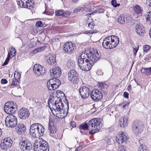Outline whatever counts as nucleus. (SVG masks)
Wrapping results in <instances>:
<instances>
[{
    "label": "nucleus",
    "mask_w": 151,
    "mask_h": 151,
    "mask_svg": "<svg viewBox=\"0 0 151 151\" xmlns=\"http://www.w3.org/2000/svg\"><path fill=\"white\" fill-rule=\"evenodd\" d=\"M34 2L29 0H18L17 4L20 7L32 9L34 6Z\"/></svg>",
    "instance_id": "nucleus-9"
},
{
    "label": "nucleus",
    "mask_w": 151,
    "mask_h": 151,
    "mask_svg": "<svg viewBox=\"0 0 151 151\" xmlns=\"http://www.w3.org/2000/svg\"><path fill=\"white\" fill-rule=\"evenodd\" d=\"M17 108L16 103L13 101L6 102L4 106V110L5 112L9 114H12L14 113Z\"/></svg>",
    "instance_id": "nucleus-6"
},
{
    "label": "nucleus",
    "mask_w": 151,
    "mask_h": 151,
    "mask_svg": "<svg viewBox=\"0 0 151 151\" xmlns=\"http://www.w3.org/2000/svg\"><path fill=\"white\" fill-rule=\"evenodd\" d=\"M131 90V86L130 85H129L128 86V90L129 91H130Z\"/></svg>",
    "instance_id": "nucleus-58"
},
{
    "label": "nucleus",
    "mask_w": 151,
    "mask_h": 151,
    "mask_svg": "<svg viewBox=\"0 0 151 151\" xmlns=\"http://www.w3.org/2000/svg\"><path fill=\"white\" fill-rule=\"evenodd\" d=\"M19 145L22 151H29L32 148L31 142L25 137H22L19 140Z\"/></svg>",
    "instance_id": "nucleus-5"
},
{
    "label": "nucleus",
    "mask_w": 151,
    "mask_h": 151,
    "mask_svg": "<svg viewBox=\"0 0 151 151\" xmlns=\"http://www.w3.org/2000/svg\"><path fill=\"white\" fill-rule=\"evenodd\" d=\"M61 93L62 94H63V93L62 91H59L56 92V94L57 93L58 94V93Z\"/></svg>",
    "instance_id": "nucleus-59"
},
{
    "label": "nucleus",
    "mask_w": 151,
    "mask_h": 151,
    "mask_svg": "<svg viewBox=\"0 0 151 151\" xmlns=\"http://www.w3.org/2000/svg\"><path fill=\"white\" fill-rule=\"evenodd\" d=\"M33 71L35 75L41 77L44 75L45 73V70L44 67L39 64L35 65L33 67Z\"/></svg>",
    "instance_id": "nucleus-10"
},
{
    "label": "nucleus",
    "mask_w": 151,
    "mask_h": 151,
    "mask_svg": "<svg viewBox=\"0 0 151 151\" xmlns=\"http://www.w3.org/2000/svg\"><path fill=\"white\" fill-rule=\"evenodd\" d=\"M133 9L134 12L137 14H140L142 12V10L141 7L137 5L134 6Z\"/></svg>",
    "instance_id": "nucleus-32"
},
{
    "label": "nucleus",
    "mask_w": 151,
    "mask_h": 151,
    "mask_svg": "<svg viewBox=\"0 0 151 151\" xmlns=\"http://www.w3.org/2000/svg\"><path fill=\"white\" fill-rule=\"evenodd\" d=\"M129 94L127 92H125L124 93V97L127 98L128 99L129 98Z\"/></svg>",
    "instance_id": "nucleus-52"
},
{
    "label": "nucleus",
    "mask_w": 151,
    "mask_h": 151,
    "mask_svg": "<svg viewBox=\"0 0 151 151\" xmlns=\"http://www.w3.org/2000/svg\"><path fill=\"white\" fill-rule=\"evenodd\" d=\"M16 130L19 134H24L26 130V127L23 124H19L16 127Z\"/></svg>",
    "instance_id": "nucleus-26"
},
{
    "label": "nucleus",
    "mask_w": 151,
    "mask_h": 151,
    "mask_svg": "<svg viewBox=\"0 0 151 151\" xmlns=\"http://www.w3.org/2000/svg\"><path fill=\"white\" fill-rule=\"evenodd\" d=\"M82 148V146H80L79 147H78V148H76L75 151H79V150H81Z\"/></svg>",
    "instance_id": "nucleus-56"
},
{
    "label": "nucleus",
    "mask_w": 151,
    "mask_h": 151,
    "mask_svg": "<svg viewBox=\"0 0 151 151\" xmlns=\"http://www.w3.org/2000/svg\"><path fill=\"white\" fill-rule=\"evenodd\" d=\"M37 123H34L32 124L30 127V133L32 136L34 137H39V135L38 130Z\"/></svg>",
    "instance_id": "nucleus-17"
},
{
    "label": "nucleus",
    "mask_w": 151,
    "mask_h": 151,
    "mask_svg": "<svg viewBox=\"0 0 151 151\" xmlns=\"http://www.w3.org/2000/svg\"><path fill=\"white\" fill-rule=\"evenodd\" d=\"M119 42V39L117 36L111 35L104 39L102 45L105 49H111L115 47Z\"/></svg>",
    "instance_id": "nucleus-4"
},
{
    "label": "nucleus",
    "mask_w": 151,
    "mask_h": 151,
    "mask_svg": "<svg viewBox=\"0 0 151 151\" xmlns=\"http://www.w3.org/2000/svg\"><path fill=\"white\" fill-rule=\"evenodd\" d=\"M37 125L38 127V130L39 132L38 133L39 134L38 136L39 137H40L43 135L45 129L42 125L40 124L37 123Z\"/></svg>",
    "instance_id": "nucleus-28"
},
{
    "label": "nucleus",
    "mask_w": 151,
    "mask_h": 151,
    "mask_svg": "<svg viewBox=\"0 0 151 151\" xmlns=\"http://www.w3.org/2000/svg\"><path fill=\"white\" fill-rule=\"evenodd\" d=\"M88 27L90 28L91 29L93 28L94 23L93 22H89L87 23Z\"/></svg>",
    "instance_id": "nucleus-47"
},
{
    "label": "nucleus",
    "mask_w": 151,
    "mask_h": 151,
    "mask_svg": "<svg viewBox=\"0 0 151 151\" xmlns=\"http://www.w3.org/2000/svg\"><path fill=\"white\" fill-rule=\"evenodd\" d=\"M92 14L88 13L87 14L86 16H89L90 15H91Z\"/></svg>",
    "instance_id": "nucleus-62"
},
{
    "label": "nucleus",
    "mask_w": 151,
    "mask_h": 151,
    "mask_svg": "<svg viewBox=\"0 0 151 151\" xmlns=\"http://www.w3.org/2000/svg\"><path fill=\"white\" fill-rule=\"evenodd\" d=\"M71 13L69 11H64L63 9H60L55 11V14L56 16H62L64 17H67L70 15Z\"/></svg>",
    "instance_id": "nucleus-22"
},
{
    "label": "nucleus",
    "mask_w": 151,
    "mask_h": 151,
    "mask_svg": "<svg viewBox=\"0 0 151 151\" xmlns=\"http://www.w3.org/2000/svg\"><path fill=\"white\" fill-rule=\"evenodd\" d=\"M100 57V55L96 49L90 50L88 54L86 51L83 52L78 58V66L83 70L88 71Z\"/></svg>",
    "instance_id": "nucleus-1"
},
{
    "label": "nucleus",
    "mask_w": 151,
    "mask_h": 151,
    "mask_svg": "<svg viewBox=\"0 0 151 151\" xmlns=\"http://www.w3.org/2000/svg\"><path fill=\"white\" fill-rule=\"evenodd\" d=\"M62 100L60 96L56 94L50 97L48 101L49 106L50 107L52 114L59 118L62 119L67 116L68 112V104H65V107L62 102Z\"/></svg>",
    "instance_id": "nucleus-2"
},
{
    "label": "nucleus",
    "mask_w": 151,
    "mask_h": 151,
    "mask_svg": "<svg viewBox=\"0 0 151 151\" xmlns=\"http://www.w3.org/2000/svg\"><path fill=\"white\" fill-rule=\"evenodd\" d=\"M18 115L20 119H25L29 117L30 114L27 109L22 108L18 111Z\"/></svg>",
    "instance_id": "nucleus-16"
},
{
    "label": "nucleus",
    "mask_w": 151,
    "mask_h": 151,
    "mask_svg": "<svg viewBox=\"0 0 151 151\" xmlns=\"http://www.w3.org/2000/svg\"><path fill=\"white\" fill-rule=\"evenodd\" d=\"M117 142L119 143H123L127 141L128 139L127 134L124 132H122L116 137Z\"/></svg>",
    "instance_id": "nucleus-20"
},
{
    "label": "nucleus",
    "mask_w": 151,
    "mask_h": 151,
    "mask_svg": "<svg viewBox=\"0 0 151 151\" xmlns=\"http://www.w3.org/2000/svg\"><path fill=\"white\" fill-rule=\"evenodd\" d=\"M16 51L15 48L13 47H11V50H10V52L8 53L7 57L3 63V65L4 66L7 65L9 60L10 55H11L12 57H14L16 55Z\"/></svg>",
    "instance_id": "nucleus-24"
},
{
    "label": "nucleus",
    "mask_w": 151,
    "mask_h": 151,
    "mask_svg": "<svg viewBox=\"0 0 151 151\" xmlns=\"http://www.w3.org/2000/svg\"><path fill=\"white\" fill-rule=\"evenodd\" d=\"M99 86L101 88H104L106 84L104 82H99Z\"/></svg>",
    "instance_id": "nucleus-45"
},
{
    "label": "nucleus",
    "mask_w": 151,
    "mask_h": 151,
    "mask_svg": "<svg viewBox=\"0 0 151 151\" xmlns=\"http://www.w3.org/2000/svg\"><path fill=\"white\" fill-rule=\"evenodd\" d=\"M138 142L139 144V146H142L143 147L144 146H145V145L144 141L143 140L141 139H139Z\"/></svg>",
    "instance_id": "nucleus-44"
},
{
    "label": "nucleus",
    "mask_w": 151,
    "mask_h": 151,
    "mask_svg": "<svg viewBox=\"0 0 151 151\" xmlns=\"http://www.w3.org/2000/svg\"><path fill=\"white\" fill-rule=\"evenodd\" d=\"M102 126L99 119L94 118L89 121L88 124L85 123L81 124L80 128L85 130H89V133L93 134L99 131Z\"/></svg>",
    "instance_id": "nucleus-3"
},
{
    "label": "nucleus",
    "mask_w": 151,
    "mask_h": 151,
    "mask_svg": "<svg viewBox=\"0 0 151 151\" xmlns=\"http://www.w3.org/2000/svg\"><path fill=\"white\" fill-rule=\"evenodd\" d=\"M70 125L73 127H75L76 126V123L74 121H72L70 123Z\"/></svg>",
    "instance_id": "nucleus-54"
},
{
    "label": "nucleus",
    "mask_w": 151,
    "mask_h": 151,
    "mask_svg": "<svg viewBox=\"0 0 151 151\" xmlns=\"http://www.w3.org/2000/svg\"><path fill=\"white\" fill-rule=\"evenodd\" d=\"M35 151H49V149L47 142L45 141L42 142H37L34 145Z\"/></svg>",
    "instance_id": "nucleus-7"
},
{
    "label": "nucleus",
    "mask_w": 151,
    "mask_h": 151,
    "mask_svg": "<svg viewBox=\"0 0 151 151\" xmlns=\"http://www.w3.org/2000/svg\"><path fill=\"white\" fill-rule=\"evenodd\" d=\"M68 79L71 82L77 83L79 81L78 74L74 69L70 70L68 73Z\"/></svg>",
    "instance_id": "nucleus-11"
},
{
    "label": "nucleus",
    "mask_w": 151,
    "mask_h": 151,
    "mask_svg": "<svg viewBox=\"0 0 151 151\" xmlns=\"http://www.w3.org/2000/svg\"><path fill=\"white\" fill-rule=\"evenodd\" d=\"M36 25L37 27H43L44 26L42 22L40 21H37Z\"/></svg>",
    "instance_id": "nucleus-42"
},
{
    "label": "nucleus",
    "mask_w": 151,
    "mask_h": 151,
    "mask_svg": "<svg viewBox=\"0 0 151 151\" xmlns=\"http://www.w3.org/2000/svg\"><path fill=\"white\" fill-rule=\"evenodd\" d=\"M18 83V80L17 79H14L12 81V83L11 84V86H15Z\"/></svg>",
    "instance_id": "nucleus-48"
},
{
    "label": "nucleus",
    "mask_w": 151,
    "mask_h": 151,
    "mask_svg": "<svg viewBox=\"0 0 151 151\" xmlns=\"http://www.w3.org/2000/svg\"><path fill=\"white\" fill-rule=\"evenodd\" d=\"M116 0H112L111 1V4L115 7H116L117 6H119L120 5L119 4L116 3Z\"/></svg>",
    "instance_id": "nucleus-40"
},
{
    "label": "nucleus",
    "mask_w": 151,
    "mask_h": 151,
    "mask_svg": "<svg viewBox=\"0 0 151 151\" xmlns=\"http://www.w3.org/2000/svg\"><path fill=\"white\" fill-rule=\"evenodd\" d=\"M147 75H150L151 74V67L147 68Z\"/></svg>",
    "instance_id": "nucleus-51"
},
{
    "label": "nucleus",
    "mask_w": 151,
    "mask_h": 151,
    "mask_svg": "<svg viewBox=\"0 0 151 151\" xmlns=\"http://www.w3.org/2000/svg\"><path fill=\"white\" fill-rule=\"evenodd\" d=\"M84 10V8L82 7H79L74 10V12L77 13L79 12H82Z\"/></svg>",
    "instance_id": "nucleus-37"
},
{
    "label": "nucleus",
    "mask_w": 151,
    "mask_h": 151,
    "mask_svg": "<svg viewBox=\"0 0 151 151\" xmlns=\"http://www.w3.org/2000/svg\"><path fill=\"white\" fill-rule=\"evenodd\" d=\"M48 81L50 83H52V84L56 85L58 87L60 84V80L56 78L51 79L49 80Z\"/></svg>",
    "instance_id": "nucleus-29"
},
{
    "label": "nucleus",
    "mask_w": 151,
    "mask_h": 151,
    "mask_svg": "<svg viewBox=\"0 0 151 151\" xmlns=\"http://www.w3.org/2000/svg\"><path fill=\"white\" fill-rule=\"evenodd\" d=\"M128 105H129V104H128V103H127V104H124L123 106V108H124L126 106H128Z\"/></svg>",
    "instance_id": "nucleus-57"
},
{
    "label": "nucleus",
    "mask_w": 151,
    "mask_h": 151,
    "mask_svg": "<svg viewBox=\"0 0 151 151\" xmlns=\"http://www.w3.org/2000/svg\"><path fill=\"white\" fill-rule=\"evenodd\" d=\"M12 141L9 137L5 138L1 142V148L4 150H6L12 146Z\"/></svg>",
    "instance_id": "nucleus-19"
},
{
    "label": "nucleus",
    "mask_w": 151,
    "mask_h": 151,
    "mask_svg": "<svg viewBox=\"0 0 151 151\" xmlns=\"http://www.w3.org/2000/svg\"><path fill=\"white\" fill-rule=\"evenodd\" d=\"M1 83L2 84H6L7 83V81L5 79H2L1 80Z\"/></svg>",
    "instance_id": "nucleus-53"
},
{
    "label": "nucleus",
    "mask_w": 151,
    "mask_h": 151,
    "mask_svg": "<svg viewBox=\"0 0 151 151\" xmlns=\"http://www.w3.org/2000/svg\"><path fill=\"white\" fill-rule=\"evenodd\" d=\"M147 68H142L141 70V71L142 73H145L147 75Z\"/></svg>",
    "instance_id": "nucleus-49"
},
{
    "label": "nucleus",
    "mask_w": 151,
    "mask_h": 151,
    "mask_svg": "<svg viewBox=\"0 0 151 151\" xmlns=\"http://www.w3.org/2000/svg\"><path fill=\"white\" fill-rule=\"evenodd\" d=\"M90 95L91 99L93 101H99L103 97L101 92L97 90H93L91 91Z\"/></svg>",
    "instance_id": "nucleus-15"
},
{
    "label": "nucleus",
    "mask_w": 151,
    "mask_h": 151,
    "mask_svg": "<svg viewBox=\"0 0 151 151\" xmlns=\"http://www.w3.org/2000/svg\"><path fill=\"white\" fill-rule=\"evenodd\" d=\"M97 32L96 30H95V31L89 30V31H85L84 32V33L86 34H88V35H91L92 34L96 33Z\"/></svg>",
    "instance_id": "nucleus-39"
},
{
    "label": "nucleus",
    "mask_w": 151,
    "mask_h": 151,
    "mask_svg": "<svg viewBox=\"0 0 151 151\" xmlns=\"http://www.w3.org/2000/svg\"><path fill=\"white\" fill-rule=\"evenodd\" d=\"M117 20L120 24H124L127 21V19L124 15H121L119 17Z\"/></svg>",
    "instance_id": "nucleus-30"
},
{
    "label": "nucleus",
    "mask_w": 151,
    "mask_h": 151,
    "mask_svg": "<svg viewBox=\"0 0 151 151\" xmlns=\"http://www.w3.org/2000/svg\"><path fill=\"white\" fill-rule=\"evenodd\" d=\"M67 66L68 68H73L75 66L74 62L73 61L69 60L67 63Z\"/></svg>",
    "instance_id": "nucleus-34"
},
{
    "label": "nucleus",
    "mask_w": 151,
    "mask_h": 151,
    "mask_svg": "<svg viewBox=\"0 0 151 151\" xmlns=\"http://www.w3.org/2000/svg\"><path fill=\"white\" fill-rule=\"evenodd\" d=\"M50 74L54 78H58L61 75V69L58 67H54L52 68Z\"/></svg>",
    "instance_id": "nucleus-21"
},
{
    "label": "nucleus",
    "mask_w": 151,
    "mask_h": 151,
    "mask_svg": "<svg viewBox=\"0 0 151 151\" xmlns=\"http://www.w3.org/2000/svg\"><path fill=\"white\" fill-rule=\"evenodd\" d=\"M99 13H103L105 11L104 9H98L97 11Z\"/></svg>",
    "instance_id": "nucleus-55"
},
{
    "label": "nucleus",
    "mask_w": 151,
    "mask_h": 151,
    "mask_svg": "<svg viewBox=\"0 0 151 151\" xmlns=\"http://www.w3.org/2000/svg\"><path fill=\"white\" fill-rule=\"evenodd\" d=\"M5 122L6 125L9 127H13L15 126L17 123V119L14 115H9L6 118Z\"/></svg>",
    "instance_id": "nucleus-8"
},
{
    "label": "nucleus",
    "mask_w": 151,
    "mask_h": 151,
    "mask_svg": "<svg viewBox=\"0 0 151 151\" xmlns=\"http://www.w3.org/2000/svg\"><path fill=\"white\" fill-rule=\"evenodd\" d=\"M2 132L1 129L0 128V137L1 135Z\"/></svg>",
    "instance_id": "nucleus-60"
},
{
    "label": "nucleus",
    "mask_w": 151,
    "mask_h": 151,
    "mask_svg": "<svg viewBox=\"0 0 151 151\" xmlns=\"http://www.w3.org/2000/svg\"><path fill=\"white\" fill-rule=\"evenodd\" d=\"M111 138L110 137H107L104 140V144L107 146L108 145L110 144L111 142Z\"/></svg>",
    "instance_id": "nucleus-35"
},
{
    "label": "nucleus",
    "mask_w": 151,
    "mask_h": 151,
    "mask_svg": "<svg viewBox=\"0 0 151 151\" xmlns=\"http://www.w3.org/2000/svg\"><path fill=\"white\" fill-rule=\"evenodd\" d=\"M48 129L50 131V136L54 138H57V134L56 133V129L53 123L50 120L48 124Z\"/></svg>",
    "instance_id": "nucleus-18"
},
{
    "label": "nucleus",
    "mask_w": 151,
    "mask_h": 151,
    "mask_svg": "<svg viewBox=\"0 0 151 151\" xmlns=\"http://www.w3.org/2000/svg\"><path fill=\"white\" fill-rule=\"evenodd\" d=\"M149 1H151V0H149Z\"/></svg>",
    "instance_id": "nucleus-64"
},
{
    "label": "nucleus",
    "mask_w": 151,
    "mask_h": 151,
    "mask_svg": "<svg viewBox=\"0 0 151 151\" xmlns=\"http://www.w3.org/2000/svg\"><path fill=\"white\" fill-rule=\"evenodd\" d=\"M127 119L125 116L122 117L120 119L119 122V125L121 127H124L127 125Z\"/></svg>",
    "instance_id": "nucleus-27"
},
{
    "label": "nucleus",
    "mask_w": 151,
    "mask_h": 151,
    "mask_svg": "<svg viewBox=\"0 0 151 151\" xmlns=\"http://www.w3.org/2000/svg\"><path fill=\"white\" fill-rule=\"evenodd\" d=\"M149 2H150L149 6L150 7H151V1H149Z\"/></svg>",
    "instance_id": "nucleus-63"
},
{
    "label": "nucleus",
    "mask_w": 151,
    "mask_h": 151,
    "mask_svg": "<svg viewBox=\"0 0 151 151\" xmlns=\"http://www.w3.org/2000/svg\"><path fill=\"white\" fill-rule=\"evenodd\" d=\"M63 50L65 53L68 54L73 52L76 49V45L75 44L71 42H67L63 45Z\"/></svg>",
    "instance_id": "nucleus-13"
},
{
    "label": "nucleus",
    "mask_w": 151,
    "mask_h": 151,
    "mask_svg": "<svg viewBox=\"0 0 151 151\" xmlns=\"http://www.w3.org/2000/svg\"><path fill=\"white\" fill-rule=\"evenodd\" d=\"M78 0H72V1H73V2H74V3H76L77 2V1Z\"/></svg>",
    "instance_id": "nucleus-61"
},
{
    "label": "nucleus",
    "mask_w": 151,
    "mask_h": 151,
    "mask_svg": "<svg viewBox=\"0 0 151 151\" xmlns=\"http://www.w3.org/2000/svg\"><path fill=\"white\" fill-rule=\"evenodd\" d=\"M134 29L136 32L139 35H142L145 31L144 26L140 23L137 24L134 27Z\"/></svg>",
    "instance_id": "nucleus-23"
},
{
    "label": "nucleus",
    "mask_w": 151,
    "mask_h": 151,
    "mask_svg": "<svg viewBox=\"0 0 151 151\" xmlns=\"http://www.w3.org/2000/svg\"><path fill=\"white\" fill-rule=\"evenodd\" d=\"M150 46L147 45H144L143 47V50L144 52H147L148 51L150 50Z\"/></svg>",
    "instance_id": "nucleus-38"
},
{
    "label": "nucleus",
    "mask_w": 151,
    "mask_h": 151,
    "mask_svg": "<svg viewBox=\"0 0 151 151\" xmlns=\"http://www.w3.org/2000/svg\"><path fill=\"white\" fill-rule=\"evenodd\" d=\"M132 129L135 135H138L142 132L143 129V127L141 123L135 121L132 124Z\"/></svg>",
    "instance_id": "nucleus-12"
},
{
    "label": "nucleus",
    "mask_w": 151,
    "mask_h": 151,
    "mask_svg": "<svg viewBox=\"0 0 151 151\" xmlns=\"http://www.w3.org/2000/svg\"><path fill=\"white\" fill-rule=\"evenodd\" d=\"M146 19L147 23L151 24V11L147 13Z\"/></svg>",
    "instance_id": "nucleus-36"
},
{
    "label": "nucleus",
    "mask_w": 151,
    "mask_h": 151,
    "mask_svg": "<svg viewBox=\"0 0 151 151\" xmlns=\"http://www.w3.org/2000/svg\"><path fill=\"white\" fill-rule=\"evenodd\" d=\"M139 47L136 48H134L133 49V52L134 53V56L136 55V53H137Z\"/></svg>",
    "instance_id": "nucleus-50"
},
{
    "label": "nucleus",
    "mask_w": 151,
    "mask_h": 151,
    "mask_svg": "<svg viewBox=\"0 0 151 151\" xmlns=\"http://www.w3.org/2000/svg\"><path fill=\"white\" fill-rule=\"evenodd\" d=\"M14 77L15 78H18L19 79L21 77V74L20 73L17 72H15L14 74Z\"/></svg>",
    "instance_id": "nucleus-43"
},
{
    "label": "nucleus",
    "mask_w": 151,
    "mask_h": 151,
    "mask_svg": "<svg viewBox=\"0 0 151 151\" xmlns=\"http://www.w3.org/2000/svg\"><path fill=\"white\" fill-rule=\"evenodd\" d=\"M47 86L48 89L50 91L55 90L58 88L57 86L56 85H53L52 83H50L49 81H48L47 83Z\"/></svg>",
    "instance_id": "nucleus-31"
},
{
    "label": "nucleus",
    "mask_w": 151,
    "mask_h": 151,
    "mask_svg": "<svg viewBox=\"0 0 151 151\" xmlns=\"http://www.w3.org/2000/svg\"><path fill=\"white\" fill-rule=\"evenodd\" d=\"M119 151H126V147L123 145H121L120 147L118 148Z\"/></svg>",
    "instance_id": "nucleus-46"
},
{
    "label": "nucleus",
    "mask_w": 151,
    "mask_h": 151,
    "mask_svg": "<svg viewBox=\"0 0 151 151\" xmlns=\"http://www.w3.org/2000/svg\"><path fill=\"white\" fill-rule=\"evenodd\" d=\"M46 48V47H40L36 49H35L32 52L30 53L31 54H35L38 52H41L44 49Z\"/></svg>",
    "instance_id": "nucleus-33"
},
{
    "label": "nucleus",
    "mask_w": 151,
    "mask_h": 151,
    "mask_svg": "<svg viewBox=\"0 0 151 151\" xmlns=\"http://www.w3.org/2000/svg\"><path fill=\"white\" fill-rule=\"evenodd\" d=\"M56 56L54 54H49L46 57L47 63L50 65H53L56 63Z\"/></svg>",
    "instance_id": "nucleus-25"
},
{
    "label": "nucleus",
    "mask_w": 151,
    "mask_h": 151,
    "mask_svg": "<svg viewBox=\"0 0 151 151\" xmlns=\"http://www.w3.org/2000/svg\"><path fill=\"white\" fill-rule=\"evenodd\" d=\"M138 151H147V147L145 146H139Z\"/></svg>",
    "instance_id": "nucleus-41"
},
{
    "label": "nucleus",
    "mask_w": 151,
    "mask_h": 151,
    "mask_svg": "<svg viewBox=\"0 0 151 151\" xmlns=\"http://www.w3.org/2000/svg\"><path fill=\"white\" fill-rule=\"evenodd\" d=\"M79 92L81 97L83 99L88 98L91 93L90 89L86 86L80 87L79 89Z\"/></svg>",
    "instance_id": "nucleus-14"
}]
</instances>
